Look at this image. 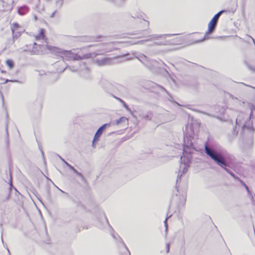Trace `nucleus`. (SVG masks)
Masks as SVG:
<instances>
[{
    "mask_svg": "<svg viewBox=\"0 0 255 255\" xmlns=\"http://www.w3.org/2000/svg\"><path fill=\"white\" fill-rule=\"evenodd\" d=\"M113 43H108L103 45V48L101 50H98L96 52L92 54H86L82 56L72 52L71 50H63L58 48L54 47L53 51L59 54V55L63 59L65 60H80L84 59H87L92 56H96L98 55H102L107 52L113 51L115 48L113 47Z\"/></svg>",
    "mask_w": 255,
    "mask_h": 255,
    "instance_id": "f257e3e1",
    "label": "nucleus"
},
{
    "mask_svg": "<svg viewBox=\"0 0 255 255\" xmlns=\"http://www.w3.org/2000/svg\"><path fill=\"white\" fill-rule=\"evenodd\" d=\"M205 152L209 157L214 160L219 166L224 168L233 177L239 180V178L236 177L233 172L227 168V167L228 166V164L225 157L222 153L218 152L213 147L208 145L207 144L205 145Z\"/></svg>",
    "mask_w": 255,
    "mask_h": 255,
    "instance_id": "f03ea898",
    "label": "nucleus"
},
{
    "mask_svg": "<svg viewBox=\"0 0 255 255\" xmlns=\"http://www.w3.org/2000/svg\"><path fill=\"white\" fill-rule=\"evenodd\" d=\"M250 108L251 109V113L249 116L244 113H240L236 119V125L241 126L244 132L246 130H248L249 131H252L254 130L253 122L251 121V119L253 117V112H255V106L250 104Z\"/></svg>",
    "mask_w": 255,
    "mask_h": 255,
    "instance_id": "7ed1b4c3",
    "label": "nucleus"
},
{
    "mask_svg": "<svg viewBox=\"0 0 255 255\" xmlns=\"http://www.w3.org/2000/svg\"><path fill=\"white\" fill-rule=\"evenodd\" d=\"M133 57L137 58L140 61L150 69H154L155 68L158 67L159 64L157 61L155 60H151L149 61L148 58L144 54H140L138 57H136L134 54L131 56H130L129 54H127L126 55L117 57L116 59L120 60L119 62H123L133 59Z\"/></svg>",
    "mask_w": 255,
    "mask_h": 255,
    "instance_id": "20e7f679",
    "label": "nucleus"
},
{
    "mask_svg": "<svg viewBox=\"0 0 255 255\" xmlns=\"http://www.w3.org/2000/svg\"><path fill=\"white\" fill-rule=\"evenodd\" d=\"M224 11V10H221L214 15V16L213 17V18L211 19V20L208 24V31H206L204 37L201 40L196 41L195 43H199L203 41L205 39L207 38H206V35L212 33L215 30L218 19L220 17L221 14L223 13Z\"/></svg>",
    "mask_w": 255,
    "mask_h": 255,
    "instance_id": "39448f33",
    "label": "nucleus"
},
{
    "mask_svg": "<svg viewBox=\"0 0 255 255\" xmlns=\"http://www.w3.org/2000/svg\"><path fill=\"white\" fill-rule=\"evenodd\" d=\"M199 128V124L196 122H193L190 124L188 123L185 127L184 130V135L186 137H194L195 133L197 131Z\"/></svg>",
    "mask_w": 255,
    "mask_h": 255,
    "instance_id": "423d86ee",
    "label": "nucleus"
},
{
    "mask_svg": "<svg viewBox=\"0 0 255 255\" xmlns=\"http://www.w3.org/2000/svg\"><path fill=\"white\" fill-rule=\"evenodd\" d=\"M177 35L176 34H153L152 35L149 36V38L145 40H138L136 41H131L129 42L130 45H133V44H143L145 43V42L149 41H153V40H156L159 39H160L161 40H164L166 38V37L167 36H171L173 35Z\"/></svg>",
    "mask_w": 255,
    "mask_h": 255,
    "instance_id": "0eeeda50",
    "label": "nucleus"
},
{
    "mask_svg": "<svg viewBox=\"0 0 255 255\" xmlns=\"http://www.w3.org/2000/svg\"><path fill=\"white\" fill-rule=\"evenodd\" d=\"M10 29L12 32V36H13L14 38H18L25 30L17 22H13L10 24Z\"/></svg>",
    "mask_w": 255,
    "mask_h": 255,
    "instance_id": "6e6552de",
    "label": "nucleus"
},
{
    "mask_svg": "<svg viewBox=\"0 0 255 255\" xmlns=\"http://www.w3.org/2000/svg\"><path fill=\"white\" fill-rule=\"evenodd\" d=\"M111 126L110 123H107L103 125L101 127H100L97 130V132H96L93 142H92V146H94V143L95 141H98L99 138L102 134L103 132H104V130L107 127H110Z\"/></svg>",
    "mask_w": 255,
    "mask_h": 255,
    "instance_id": "1a4fd4ad",
    "label": "nucleus"
},
{
    "mask_svg": "<svg viewBox=\"0 0 255 255\" xmlns=\"http://www.w3.org/2000/svg\"><path fill=\"white\" fill-rule=\"evenodd\" d=\"M189 167V165L180 163V168L177 175L176 183L179 181V180L181 178L182 175L187 172Z\"/></svg>",
    "mask_w": 255,
    "mask_h": 255,
    "instance_id": "9d476101",
    "label": "nucleus"
},
{
    "mask_svg": "<svg viewBox=\"0 0 255 255\" xmlns=\"http://www.w3.org/2000/svg\"><path fill=\"white\" fill-rule=\"evenodd\" d=\"M193 137H186L184 135V146L187 148H191L193 146L192 139Z\"/></svg>",
    "mask_w": 255,
    "mask_h": 255,
    "instance_id": "9b49d317",
    "label": "nucleus"
},
{
    "mask_svg": "<svg viewBox=\"0 0 255 255\" xmlns=\"http://www.w3.org/2000/svg\"><path fill=\"white\" fill-rule=\"evenodd\" d=\"M112 60L110 58H104L101 59H97L96 62L100 66H104L111 64Z\"/></svg>",
    "mask_w": 255,
    "mask_h": 255,
    "instance_id": "f8f14e48",
    "label": "nucleus"
},
{
    "mask_svg": "<svg viewBox=\"0 0 255 255\" xmlns=\"http://www.w3.org/2000/svg\"><path fill=\"white\" fill-rule=\"evenodd\" d=\"M17 39L18 38H14L13 36H12V38L7 39L5 43V48H10L12 45L14 44L15 40Z\"/></svg>",
    "mask_w": 255,
    "mask_h": 255,
    "instance_id": "ddd939ff",
    "label": "nucleus"
},
{
    "mask_svg": "<svg viewBox=\"0 0 255 255\" xmlns=\"http://www.w3.org/2000/svg\"><path fill=\"white\" fill-rule=\"evenodd\" d=\"M28 10L29 8L26 5H23L18 8V13L20 15H24Z\"/></svg>",
    "mask_w": 255,
    "mask_h": 255,
    "instance_id": "4468645a",
    "label": "nucleus"
},
{
    "mask_svg": "<svg viewBox=\"0 0 255 255\" xmlns=\"http://www.w3.org/2000/svg\"><path fill=\"white\" fill-rule=\"evenodd\" d=\"M191 160L190 156H186L185 155L182 156L180 158L181 163L183 164H187L189 165Z\"/></svg>",
    "mask_w": 255,
    "mask_h": 255,
    "instance_id": "2eb2a0df",
    "label": "nucleus"
},
{
    "mask_svg": "<svg viewBox=\"0 0 255 255\" xmlns=\"http://www.w3.org/2000/svg\"><path fill=\"white\" fill-rule=\"evenodd\" d=\"M45 38L44 30L43 29H40L39 30V33L38 35L35 36V40L38 41L42 39H44Z\"/></svg>",
    "mask_w": 255,
    "mask_h": 255,
    "instance_id": "dca6fc26",
    "label": "nucleus"
},
{
    "mask_svg": "<svg viewBox=\"0 0 255 255\" xmlns=\"http://www.w3.org/2000/svg\"><path fill=\"white\" fill-rule=\"evenodd\" d=\"M112 236H113V237L115 239H118V238H119L120 239V242L123 244V245L124 246V247H125V248L127 250V253L125 255H130V252H129V251L128 250L127 247L126 246L125 244H124V242L123 241V240L119 237V236H118V235L117 234H115L114 233H112Z\"/></svg>",
    "mask_w": 255,
    "mask_h": 255,
    "instance_id": "f3484780",
    "label": "nucleus"
},
{
    "mask_svg": "<svg viewBox=\"0 0 255 255\" xmlns=\"http://www.w3.org/2000/svg\"><path fill=\"white\" fill-rule=\"evenodd\" d=\"M141 117L143 119L150 120L152 118V113L150 112H148L145 115L141 116Z\"/></svg>",
    "mask_w": 255,
    "mask_h": 255,
    "instance_id": "a211bd4d",
    "label": "nucleus"
},
{
    "mask_svg": "<svg viewBox=\"0 0 255 255\" xmlns=\"http://www.w3.org/2000/svg\"><path fill=\"white\" fill-rule=\"evenodd\" d=\"M127 121H128V119L126 118L121 117L120 119L116 120V124L118 125L121 123L125 122Z\"/></svg>",
    "mask_w": 255,
    "mask_h": 255,
    "instance_id": "6ab92c4d",
    "label": "nucleus"
},
{
    "mask_svg": "<svg viewBox=\"0 0 255 255\" xmlns=\"http://www.w3.org/2000/svg\"><path fill=\"white\" fill-rule=\"evenodd\" d=\"M248 196L250 197L252 203L253 205H255V196L253 194L252 192L249 193Z\"/></svg>",
    "mask_w": 255,
    "mask_h": 255,
    "instance_id": "aec40b11",
    "label": "nucleus"
},
{
    "mask_svg": "<svg viewBox=\"0 0 255 255\" xmlns=\"http://www.w3.org/2000/svg\"><path fill=\"white\" fill-rule=\"evenodd\" d=\"M77 176H78L82 180H84L85 178L83 175L79 172L76 169H74V170H72Z\"/></svg>",
    "mask_w": 255,
    "mask_h": 255,
    "instance_id": "412c9836",
    "label": "nucleus"
},
{
    "mask_svg": "<svg viewBox=\"0 0 255 255\" xmlns=\"http://www.w3.org/2000/svg\"><path fill=\"white\" fill-rule=\"evenodd\" d=\"M6 64L10 69L13 68L14 65L13 61L11 60H7L6 61Z\"/></svg>",
    "mask_w": 255,
    "mask_h": 255,
    "instance_id": "4be33fe9",
    "label": "nucleus"
},
{
    "mask_svg": "<svg viewBox=\"0 0 255 255\" xmlns=\"http://www.w3.org/2000/svg\"><path fill=\"white\" fill-rule=\"evenodd\" d=\"M154 43V44L159 45H167V44H168V41H166V40H164V41H159V42H155Z\"/></svg>",
    "mask_w": 255,
    "mask_h": 255,
    "instance_id": "5701e85b",
    "label": "nucleus"
},
{
    "mask_svg": "<svg viewBox=\"0 0 255 255\" xmlns=\"http://www.w3.org/2000/svg\"><path fill=\"white\" fill-rule=\"evenodd\" d=\"M84 71H85V72H86V73H87L88 74V75H87V76H84V75H83V76L85 78H86V79H89V78H90V75H89V71H90V70H89V68H87V67H85ZM82 75H83V73H82Z\"/></svg>",
    "mask_w": 255,
    "mask_h": 255,
    "instance_id": "b1692460",
    "label": "nucleus"
},
{
    "mask_svg": "<svg viewBox=\"0 0 255 255\" xmlns=\"http://www.w3.org/2000/svg\"><path fill=\"white\" fill-rule=\"evenodd\" d=\"M142 16V12L141 11H139L137 14H134L132 15V17L134 18H140Z\"/></svg>",
    "mask_w": 255,
    "mask_h": 255,
    "instance_id": "393cba45",
    "label": "nucleus"
},
{
    "mask_svg": "<svg viewBox=\"0 0 255 255\" xmlns=\"http://www.w3.org/2000/svg\"><path fill=\"white\" fill-rule=\"evenodd\" d=\"M171 216V215H169V216L167 217L165 220V221H164V225H165V232H167V228H168V226H167V220L168 219H169L170 217Z\"/></svg>",
    "mask_w": 255,
    "mask_h": 255,
    "instance_id": "a878e982",
    "label": "nucleus"
},
{
    "mask_svg": "<svg viewBox=\"0 0 255 255\" xmlns=\"http://www.w3.org/2000/svg\"><path fill=\"white\" fill-rule=\"evenodd\" d=\"M67 68H68L70 71H72V72H76L78 70V69L77 68H75L74 67H72V66H69V67H67Z\"/></svg>",
    "mask_w": 255,
    "mask_h": 255,
    "instance_id": "bb28decb",
    "label": "nucleus"
},
{
    "mask_svg": "<svg viewBox=\"0 0 255 255\" xmlns=\"http://www.w3.org/2000/svg\"><path fill=\"white\" fill-rule=\"evenodd\" d=\"M157 86L162 91L165 92L167 94H168L167 91L161 86L157 85Z\"/></svg>",
    "mask_w": 255,
    "mask_h": 255,
    "instance_id": "cd10ccee",
    "label": "nucleus"
},
{
    "mask_svg": "<svg viewBox=\"0 0 255 255\" xmlns=\"http://www.w3.org/2000/svg\"><path fill=\"white\" fill-rule=\"evenodd\" d=\"M247 66L250 70L255 72V67H253V66H252L249 64L247 65Z\"/></svg>",
    "mask_w": 255,
    "mask_h": 255,
    "instance_id": "c85d7f7f",
    "label": "nucleus"
},
{
    "mask_svg": "<svg viewBox=\"0 0 255 255\" xmlns=\"http://www.w3.org/2000/svg\"><path fill=\"white\" fill-rule=\"evenodd\" d=\"M244 186L245 187V189H246V190H247V191L248 192V194H249V193H251L252 192H251L250 191L248 186L245 183H244Z\"/></svg>",
    "mask_w": 255,
    "mask_h": 255,
    "instance_id": "c756f323",
    "label": "nucleus"
},
{
    "mask_svg": "<svg viewBox=\"0 0 255 255\" xmlns=\"http://www.w3.org/2000/svg\"><path fill=\"white\" fill-rule=\"evenodd\" d=\"M67 166L71 170H74V167H73L72 165H71L70 164H69L68 163H66V164Z\"/></svg>",
    "mask_w": 255,
    "mask_h": 255,
    "instance_id": "7c9ffc66",
    "label": "nucleus"
},
{
    "mask_svg": "<svg viewBox=\"0 0 255 255\" xmlns=\"http://www.w3.org/2000/svg\"><path fill=\"white\" fill-rule=\"evenodd\" d=\"M166 253H169L170 250V245L169 244H167L166 245Z\"/></svg>",
    "mask_w": 255,
    "mask_h": 255,
    "instance_id": "2f4dec72",
    "label": "nucleus"
},
{
    "mask_svg": "<svg viewBox=\"0 0 255 255\" xmlns=\"http://www.w3.org/2000/svg\"><path fill=\"white\" fill-rule=\"evenodd\" d=\"M58 157L60 158V159L61 160V161L64 163L65 164H66V163H68L66 161H65L63 158H62L60 155H58Z\"/></svg>",
    "mask_w": 255,
    "mask_h": 255,
    "instance_id": "473e14b6",
    "label": "nucleus"
},
{
    "mask_svg": "<svg viewBox=\"0 0 255 255\" xmlns=\"http://www.w3.org/2000/svg\"><path fill=\"white\" fill-rule=\"evenodd\" d=\"M56 10H55L52 13H51V14L50 15V17H53L54 16L55 14L56 13Z\"/></svg>",
    "mask_w": 255,
    "mask_h": 255,
    "instance_id": "72a5a7b5",
    "label": "nucleus"
},
{
    "mask_svg": "<svg viewBox=\"0 0 255 255\" xmlns=\"http://www.w3.org/2000/svg\"><path fill=\"white\" fill-rule=\"evenodd\" d=\"M116 98L119 100L121 103H122L124 101L123 100H122L121 99L119 98H117V97H116Z\"/></svg>",
    "mask_w": 255,
    "mask_h": 255,
    "instance_id": "f704fd0d",
    "label": "nucleus"
},
{
    "mask_svg": "<svg viewBox=\"0 0 255 255\" xmlns=\"http://www.w3.org/2000/svg\"><path fill=\"white\" fill-rule=\"evenodd\" d=\"M65 70V68H63L62 70H58V72H62Z\"/></svg>",
    "mask_w": 255,
    "mask_h": 255,
    "instance_id": "c9c22d12",
    "label": "nucleus"
},
{
    "mask_svg": "<svg viewBox=\"0 0 255 255\" xmlns=\"http://www.w3.org/2000/svg\"><path fill=\"white\" fill-rule=\"evenodd\" d=\"M166 122V121L163 120V121H161L159 122L158 123L159 124H161L164 123H165Z\"/></svg>",
    "mask_w": 255,
    "mask_h": 255,
    "instance_id": "e433bc0d",
    "label": "nucleus"
},
{
    "mask_svg": "<svg viewBox=\"0 0 255 255\" xmlns=\"http://www.w3.org/2000/svg\"><path fill=\"white\" fill-rule=\"evenodd\" d=\"M123 105V106L125 108L128 105L125 103V102L124 101L122 103Z\"/></svg>",
    "mask_w": 255,
    "mask_h": 255,
    "instance_id": "4c0bfd02",
    "label": "nucleus"
},
{
    "mask_svg": "<svg viewBox=\"0 0 255 255\" xmlns=\"http://www.w3.org/2000/svg\"><path fill=\"white\" fill-rule=\"evenodd\" d=\"M126 109L128 111H130V110L129 109V108H128V106H127L126 107H125Z\"/></svg>",
    "mask_w": 255,
    "mask_h": 255,
    "instance_id": "58836bf2",
    "label": "nucleus"
},
{
    "mask_svg": "<svg viewBox=\"0 0 255 255\" xmlns=\"http://www.w3.org/2000/svg\"><path fill=\"white\" fill-rule=\"evenodd\" d=\"M144 21L146 23L147 26H148L149 24V21H146V20H144Z\"/></svg>",
    "mask_w": 255,
    "mask_h": 255,
    "instance_id": "ea45409f",
    "label": "nucleus"
},
{
    "mask_svg": "<svg viewBox=\"0 0 255 255\" xmlns=\"http://www.w3.org/2000/svg\"><path fill=\"white\" fill-rule=\"evenodd\" d=\"M250 37L252 38V39L253 40V41L254 44L255 45V41L253 37H251V36H250Z\"/></svg>",
    "mask_w": 255,
    "mask_h": 255,
    "instance_id": "a19ab883",
    "label": "nucleus"
},
{
    "mask_svg": "<svg viewBox=\"0 0 255 255\" xmlns=\"http://www.w3.org/2000/svg\"><path fill=\"white\" fill-rule=\"evenodd\" d=\"M240 182H241V184L244 186V183H245L243 181H241V180H240Z\"/></svg>",
    "mask_w": 255,
    "mask_h": 255,
    "instance_id": "79ce46f5",
    "label": "nucleus"
},
{
    "mask_svg": "<svg viewBox=\"0 0 255 255\" xmlns=\"http://www.w3.org/2000/svg\"><path fill=\"white\" fill-rule=\"evenodd\" d=\"M34 19H35V20H37V16H34Z\"/></svg>",
    "mask_w": 255,
    "mask_h": 255,
    "instance_id": "37998d69",
    "label": "nucleus"
},
{
    "mask_svg": "<svg viewBox=\"0 0 255 255\" xmlns=\"http://www.w3.org/2000/svg\"><path fill=\"white\" fill-rule=\"evenodd\" d=\"M6 249H7V251L8 254H10V252H9L8 249L7 248Z\"/></svg>",
    "mask_w": 255,
    "mask_h": 255,
    "instance_id": "c03bdc74",
    "label": "nucleus"
},
{
    "mask_svg": "<svg viewBox=\"0 0 255 255\" xmlns=\"http://www.w3.org/2000/svg\"><path fill=\"white\" fill-rule=\"evenodd\" d=\"M236 129H237V127H235V128H234V131H235Z\"/></svg>",
    "mask_w": 255,
    "mask_h": 255,
    "instance_id": "a18cd8bd",
    "label": "nucleus"
},
{
    "mask_svg": "<svg viewBox=\"0 0 255 255\" xmlns=\"http://www.w3.org/2000/svg\"><path fill=\"white\" fill-rule=\"evenodd\" d=\"M34 45H37V43H36L34 42Z\"/></svg>",
    "mask_w": 255,
    "mask_h": 255,
    "instance_id": "49530a36",
    "label": "nucleus"
},
{
    "mask_svg": "<svg viewBox=\"0 0 255 255\" xmlns=\"http://www.w3.org/2000/svg\"><path fill=\"white\" fill-rule=\"evenodd\" d=\"M12 82H18V81H17V80H15V81H13Z\"/></svg>",
    "mask_w": 255,
    "mask_h": 255,
    "instance_id": "de8ad7c7",
    "label": "nucleus"
},
{
    "mask_svg": "<svg viewBox=\"0 0 255 255\" xmlns=\"http://www.w3.org/2000/svg\"><path fill=\"white\" fill-rule=\"evenodd\" d=\"M8 81H10V80H7L6 81V83L8 82Z\"/></svg>",
    "mask_w": 255,
    "mask_h": 255,
    "instance_id": "09e8293b",
    "label": "nucleus"
},
{
    "mask_svg": "<svg viewBox=\"0 0 255 255\" xmlns=\"http://www.w3.org/2000/svg\"><path fill=\"white\" fill-rule=\"evenodd\" d=\"M58 64L57 63H55V66H57Z\"/></svg>",
    "mask_w": 255,
    "mask_h": 255,
    "instance_id": "8fccbe9b",
    "label": "nucleus"
},
{
    "mask_svg": "<svg viewBox=\"0 0 255 255\" xmlns=\"http://www.w3.org/2000/svg\"><path fill=\"white\" fill-rule=\"evenodd\" d=\"M60 191L63 192V191H62V190H60Z\"/></svg>",
    "mask_w": 255,
    "mask_h": 255,
    "instance_id": "3c124183",
    "label": "nucleus"
},
{
    "mask_svg": "<svg viewBox=\"0 0 255 255\" xmlns=\"http://www.w3.org/2000/svg\"><path fill=\"white\" fill-rule=\"evenodd\" d=\"M60 191L63 192V191H62V190H60Z\"/></svg>",
    "mask_w": 255,
    "mask_h": 255,
    "instance_id": "603ef678",
    "label": "nucleus"
},
{
    "mask_svg": "<svg viewBox=\"0 0 255 255\" xmlns=\"http://www.w3.org/2000/svg\"><path fill=\"white\" fill-rule=\"evenodd\" d=\"M60 191L63 192V191H62V190H60Z\"/></svg>",
    "mask_w": 255,
    "mask_h": 255,
    "instance_id": "864d4df0",
    "label": "nucleus"
},
{
    "mask_svg": "<svg viewBox=\"0 0 255 255\" xmlns=\"http://www.w3.org/2000/svg\"><path fill=\"white\" fill-rule=\"evenodd\" d=\"M252 88H254V89H255V87H252Z\"/></svg>",
    "mask_w": 255,
    "mask_h": 255,
    "instance_id": "5fc2aeb1",
    "label": "nucleus"
}]
</instances>
